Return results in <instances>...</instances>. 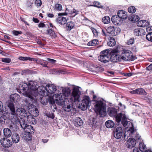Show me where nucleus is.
<instances>
[{
    "label": "nucleus",
    "mask_w": 152,
    "mask_h": 152,
    "mask_svg": "<svg viewBox=\"0 0 152 152\" xmlns=\"http://www.w3.org/2000/svg\"><path fill=\"white\" fill-rule=\"evenodd\" d=\"M137 9L134 6H131L128 8V11L130 13H133L136 11Z\"/></svg>",
    "instance_id": "obj_39"
},
{
    "label": "nucleus",
    "mask_w": 152,
    "mask_h": 152,
    "mask_svg": "<svg viewBox=\"0 0 152 152\" xmlns=\"http://www.w3.org/2000/svg\"><path fill=\"white\" fill-rule=\"evenodd\" d=\"M123 130L122 128L121 127L117 128L114 132V137L117 139H120L122 136Z\"/></svg>",
    "instance_id": "obj_18"
},
{
    "label": "nucleus",
    "mask_w": 152,
    "mask_h": 152,
    "mask_svg": "<svg viewBox=\"0 0 152 152\" xmlns=\"http://www.w3.org/2000/svg\"><path fill=\"white\" fill-rule=\"evenodd\" d=\"M40 102L41 104L44 105H45L47 103V102L46 101V99H45L44 98L42 97L41 98L40 100Z\"/></svg>",
    "instance_id": "obj_52"
},
{
    "label": "nucleus",
    "mask_w": 152,
    "mask_h": 152,
    "mask_svg": "<svg viewBox=\"0 0 152 152\" xmlns=\"http://www.w3.org/2000/svg\"><path fill=\"white\" fill-rule=\"evenodd\" d=\"M48 34L53 38L57 36L54 31L51 28L49 29L48 31Z\"/></svg>",
    "instance_id": "obj_40"
},
{
    "label": "nucleus",
    "mask_w": 152,
    "mask_h": 152,
    "mask_svg": "<svg viewBox=\"0 0 152 152\" xmlns=\"http://www.w3.org/2000/svg\"><path fill=\"white\" fill-rule=\"evenodd\" d=\"M91 29L93 33V34L95 36H97L98 35V32L94 28H91Z\"/></svg>",
    "instance_id": "obj_48"
},
{
    "label": "nucleus",
    "mask_w": 152,
    "mask_h": 152,
    "mask_svg": "<svg viewBox=\"0 0 152 152\" xmlns=\"http://www.w3.org/2000/svg\"><path fill=\"white\" fill-rule=\"evenodd\" d=\"M29 57L20 56L19 57V59L22 61L28 60Z\"/></svg>",
    "instance_id": "obj_55"
},
{
    "label": "nucleus",
    "mask_w": 152,
    "mask_h": 152,
    "mask_svg": "<svg viewBox=\"0 0 152 152\" xmlns=\"http://www.w3.org/2000/svg\"><path fill=\"white\" fill-rule=\"evenodd\" d=\"M20 124L21 127L24 129L27 125V122L26 121L25 119L23 118H20V120H19V123L18 125Z\"/></svg>",
    "instance_id": "obj_31"
},
{
    "label": "nucleus",
    "mask_w": 152,
    "mask_h": 152,
    "mask_svg": "<svg viewBox=\"0 0 152 152\" xmlns=\"http://www.w3.org/2000/svg\"><path fill=\"white\" fill-rule=\"evenodd\" d=\"M32 113L34 116H37L38 115L39 112L38 110L36 108L33 111Z\"/></svg>",
    "instance_id": "obj_51"
},
{
    "label": "nucleus",
    "mask_w": 152,
    "mask_h": 152,
    "mask_svg": "<svg viewBox=\"0 0 152 152\" xmlns=\"http://www.w3.org/2000/svg\"><path fill=\"white\" fill-rule=\"evenodd\" d=\"M3 132L4 135L6 137H9L12 135L11 131L8 128H4L3 130Z\"/></svg>",
    "instance_id": "obj_29"
},
{
    "label": "nucleus",
    "mask_w": 152,
    "mask_h": 152,
    "mask_svg": "<svg viewBox=\"0 0 152 152\" xmlns=\"http://www.w3.org/2000/svg\"><path fill=\"white\" fill-rule=\"evenodd\" d=\"M134 42V39L131 38L128 41V45H130L133 44Z\"/></svg>",
    "instance_id": "obj_53"
},
{
    "label": "nucleus",
    "mask_w": 152,
    "mask_h": 152,
    "mask_svg": "<svg viewBox=\"0 0 152 152\" xmlns=\"http://www.w3.org/2000/svg\"><path fill=\"white\" fill-rule=\"evenodd\" d=\"M28 60L31 61H34L37 63H39V61L37 60V58H31L29 57Z\"/></svg>",
    "instance_id": "obj_56"
},
{
    "label": "nucleus",
    "mask_w": 152,
    "mask_h": 152,
    "mask_svg": "<svg viewBox=\"0 0 152 152\" xmlns=\"http://www.w3.org/2000/svg\"><path fill=\"white\" fill-rule=\"evenodd\" d=\"M98 43V40L96 39H94L90 41L88 43L87 45L88 46H92L96 45Z\"/></svg>",
    "instance_id": "obj_37"
},
{
    "label": "nucleus",
    "mask_w": 152,
    "mask_h": 152,
    "mask_svg": "<svg viewBox=\"0 0 152 152\" xmlns=\"http://www.w3.org/2000/svg\"><path fill=\"white\" fill-rule=\"evenodd\" d=\"M116 121L119 123L121 120V123L123 126L125 127V129L129 127L130 126H132V123L130 121H126L127 118L125 114H123L122 113L118 114L115 117Z\"/></svg>",
    "instance_id": "obj_6"
},
{
    "label": "nucleus",
    "mask_w": 152,
    "mask_h": 152,
    "mask_svg": "<svg viewBox=\"0 0 152 152\" xmlns=\"http://www.w3.org/2000/svg\"><path fill=\"white\" fill-rule=\"evenodd\" d=\"M45 25L42 23H40L38 25L39 27H44L45 26Z\"/></svg>",
    "instance_id": "obj_64"
},
{
    "label": "nucleus",
    "mask_w": 152,
    "mask_h": 152,
    "mask_svg": "<svg viewBox=\"0 0 152 152\" xmlns=\"http://www.w3.org/2000/svg\"><path fill=\"white\" fill-rule=\"evenodd\" d=\"M139 149L140 151L142 152H144L147 149L146 145L143 142H141L139 145Z\"/></svg>",
    "instance_id": "obj_36"
},
{
    "label": "nucleus",
    "mask_w": 152,
    "mask_h": 152,
    "mask_svg": "<svg viewBox=\"0 0 152 152\" xmlns=\"http://www.w3.org/2000/svg\"><path fill=\"white\" fill-rule=\"evenodd\" d=\"M28 88L31 90L26 91L23 94L26 96H28L31 98H33V96L35 97L37 95V89L39 87L37 83L35 81H30L28 83Z\"/></svg>",
    "instance_id": "obj_3"
},
{
    "label": "nucleus",
    "mask_w": 152,
    "mask_h": 152,
    "mask_svg": "<svg viewBox=\"0 0 152 152\" xmlns=\"http://www.w3.org/2000/svg\"><path fill=\"white\" fill-rule=\"evenodd\" d=\"M10 100L8 101L7 102V104L8 103L9 101H11L13 104L12 102L15 103L20 101V96L18 94H15L11 95L10 96Z\"/></svg>",
    "instance_id": "obj_19"
},
{
    "label": "nucleus",
    "mask_w": 152,
    "mask_h": 152,
    "mask_svg": "<svg viewBox=\"0 0 152 152\" xmlns=\"http://www.w3.org/2000/svg\"><path fill=\"white\" fill-rule=\"evenodd\" d=\"M45 89V87L43 86H39L38 88L37 89V94H39L42 96H45L47 95V93H46Z\"/></svg>",
    "instance_id": "obj_21"
},
{
    "label": "nucleus",
    "mask_w": 152,
    "mask_h": 152,
    "mask_svg": "<svg viewBox=\"0 0 152 152\" xmlns=\"http://www.w3.org/2000/svg\"><path fill=\"white\" fill-rule=\"evenodd\" d=\"M108 112L110 116H115L116 115L117 111L114 108L111 107L109 108Z\"/></svg>",
    "instance_id": "obj_30"
},
{
    "label": "nucleus",
    "mask_w": 152,
    "mask_h": 152,
    "mask_svg": "<svg viewBox=\"0 0 152 152\" xmlns=\"http://www.w3.org/2000/svg\"><path fill=\"white\" fill-rule=\"evenodd\" d=\"M146 38L148 40L152 42V32L146 35Z\"/></svg>",
    "instance_id": "obj_44"
},
{
    "label": "nucleus",
    "mask_w": 152,
    "mask_h": 152,
    "mask_svg": "<svg viewBox=\"0 0 152 152\" xmlns=\"http://www.w3.org/2000/svg\"><path fill=\"white\" fill-rule=\"evenodd\" d=\"M34 96H33V98H31L27 96L28 98V99H25V105L28 107V108L30 109L31 107V104L30 102L31 101V99H34Z\"/></svg>",
    "instance_id": "obj_35"
},
{
    "label": "nucleus",
    "mask_w": 152,
    "mask_h": 152,
    "mask_svg": "<svg viewBox=\"0 0 152 152\" xmlns=\"http://www.w3.org/2000/svg\"><path fill=\"white\" fill-rule=\"evenodd\" d=\"M137 94H144L145 92L144 90L142 88H140L137 89Z\"/></svg>",
    "instance_id": "obj_45"
},
{
    "label": "nucleus",
    "mask_w": 152,
    "mask_h": 152,
    "mask_svg": "<svg viewBox=\"0 0 152 152\" xmlns=\"http://www.w3.org/2000/svg\"><path fill=\"white\" fill-rule=\"evenodd\" d=\"M3 106L2 103L0 101V112H2L4 110Z\"/></svg>",
    "instance_id": "obj_61"
},
{
    "label": "nucleus",
    "mask_w": 152,
    "mask_h": 152,
    "mask_svg": "<svg viewBox=\"0 0 152 152\" xmlns=\"http://www.w3.org/2000/svg\"><path fill=\"white\" fill-rule=\"evenodd\" d=\"M74 26V24L72 22H68L66 25V29L68 31H70L72 29Z\"/></svg>",
    "instance_id": "obj_32"
},
{
    "label": "nucleus",
    "mask_w": 152,
    "mask_h": 152,
    "mask_svg": "<svg viewBox=\"0 0 152 152\" xmlns=\"http://www.w3.org/2000/svg\"><path fill=\"white\" fill-rule=\"evenodd\" d=\"M116 44L115 39L113 38L110 37L108 41L107 42V45L109 46L112 47L114 46Z\"/></svg>",
    "instance_id": "obj_33"
},
{
    "label": "nucleus",
    "mask_w": 152,
    "mask_h": 152,
    "mask_svg": "<svg viewBox=\"0 0 152 152\" xmlns=\"http://www.w3.org/2000/svg\"><path fill=\"white\" fill-rule=\"evenodd\" d=\"M70 94V90L68 88H64L62 89V93L61 94H63V96L65 98H67L68 100V96H69Z\"/></svg>",
    "instance_id": "obj_22"
},
{
    "label": "nucleus",
    "mask_w": 152,
    "mask_h": 152,
    "mask_svg": "<svg viewBox=\"0 0 152 152\" xmlns=\"http://www.w3.org/2000/svg\"><path fill=\"white\" fill-rule=\"evenodd\" d=\"M47 60L48 61L52 64H54L56 61V60L49 58H47Z\"/></svg>",
    "instance_id": "obj_60"
},
{
    "label": "nucleus",
    "mask_w": 152,
    "mask_h": 152,
    "mask_svg": "<svg viewBox=\"0 0 152 152\" xmlns=\"http://www.w3.org/2000/svg\"><path fill=\"white\" fill-rule=\"evenodd\" d=\"M98 60L102 62L106 63L110 60V56L109 51L106 49L101 52L100 55L98 56Z\"/></svg>",
    "instance_id": "obj_7"
},
{
    "label": "nucleus",
    "mask_w": 152,
    "mask_h": 152,
    "mask_svg": "<svg viewBox=\"0 0 152 152\" xmlns=\"http://www.w3.org/2000/svg\"><path fill=\"white\" fill-rule=\"evenodd\" d=\"M8 102L7 106L11 111L9 114V119L13 124L17 125L19 123L20 119L16 114L14 104L10 101Z\"/></svg>",
    "instance_id": "obj_2"
},
{
    "label": "nucleus",
    "mask_w": 152,
    "mask_h": 152,
    "mask_svg": "<svg viewBox=\"0 0 152 152\" xmlns=\"http://www.w3.org/2000/svg\"><path fill=\"white\" fill-rule=\"evenodd\" d=\"M2 61L4 62L9 63L11 61V60L8 58H2Z\"/></svg>",
    "instance_id": "obj_50"
},
{
    "label": "nucleus",
    "mask_w": 152,
    "mask_h": 152,
    "mask_svg": "<svg viewBox=\"0 0 152 152\" xmlns=\"http://www.w3.org/2000/svg\"><path fill=\"white\" fill-rule=\"evenodd\" d=\"M13 34L15 36H18L19 34H21L22 32L21 31H13Z\"/></svg>",
    "instance_id": "obj_58"
},
{
    "label": "nucleus",
    "mask_w": 152,
    "mask_h": 152,
    "mask_svg": "<svg viewBox=\"0 0 152 152\" xmlns=\"http://www.w3.org/2000/svg\"><path fill=\"white\" fill-rule=\"evenodd\" d=\"M54 96V95L53 96ZM54 97H50L49 98H48V101L49 102V103L51 104H54L55 103V100L54 99Z\"/></svg>",
    "instance_id": "obj_47"
},
{
    "label": "nucleus",
    "mask_w": 152,
    "mask_h": 152,
    "mask_svg": "<svg viewBox=\"0 0 152 152\" xmlns=\"http://www.w3.org/2000/svg\"><path fill=\"white\" fill-rule=\"evenodd\" d=\"M94 103L95 111L101 115L104 116L106 114V104L102 101L95 100Z\"/></svg>",
    "instance_id": "obj_5"
},
{
    "label": "nucleus",
    "mask_w": 152,
    "mask_h": 152,
    "mask_svg": "<svg viewBox=\"0 0 152 152\" xmlns=\"http://www.w3.org/2000/svg\"><path fill=\"white\" fill-rule=\"evenodd\" d=\"M137 24L138 26L143 27L147 26L148 24V22L145 20H140L137 22Z\"/></svg>",
    "instance_id": "obj_27"
},
{
    "label": "nucleus",
    "mask_w": 152,
    "mask_h": 152,
    "mask_svg": "<svg viewBox=\"0 0 152 152\" xmlns=\"http://www.w3.org/2000/svg\"><path fill=\"white\" fill-rule=\"evenodd\" d=\"M114 122L111 120H109L105 123V125L106 127L107 128H112L114 126Z\"/></svg>",
    "instance_id": "obj_34"
},
{
    "label": "nucleus",
    "mask_w": 152,
    "mask_h": 152,
    "mask_svg": "<svg viewBox=\"0 0 152 152\" xmlns=\"http://www.w3.org/2000/svg\"><path fill=\"white\" fill-rule=\"evenodd\" d=\"M39 63H40V64L42 65L43 66H46L47 65L48 63L46 61H40Z\"/></svg>",
    "instance_id": "obj_59"
},
{
    "label": "nucleus",
    "mask_w": 152,
    "mask_h": 152,
    "mask_svg": "<svg viewBox=\"0 0 152 152\" xmlns=\"http://www.w3.org/2000/svg\"><path fill=\"white\" fill-rule=\"evenodd\" d=\"M74 124L75 126L77 127L82 126L83 124V122L80 118L77 117L75 118Z\"/></svg>",
    "instance_id": "obj_26"
},
{
    "label": "nucleus",
    "mask_w": 152,
    "mask_h": 152,
    "mask_svg": "<svg viewBox=\"0 0 152 152\" xmlns=\"http://www.w3.org/2000/svg\"><path fill=\"white\" fill-rule=\"evenodd\" d=\"M42 1L41 0H36L35 2V5L37 6H40L42 5Z\"/></svg>",
    "instance_id": "obj_54"
},
{
    "label": "nucleus",
    "mask_w": 152,
    "mask_h": 152,
    "mask_svg": "<svg viewBox=\"0 0 152 152\" xmlns=\"http://www.w3.org/2000/svg\"><path fill=\"white\" fill-rule=\"evenodd\" d=\"M102 34L103 35L105 36H108V34H107V32H106V31H105V30L102 29Z\"/></svg>",
    "instance_id": "obj_63"
},
{
    "label": "nucleus",
    "mask_w": 152,
    "mask_h": 152,
    "mask_svg": "<svg viewBox=\"0 0 152 152\" xmlns=\"http://www.w3.org/2000/svg\"><path fill=\"white\" fill-rule=\"evenodd\" d=\"M117 29L113 26H111L108 27L106 30V31L107 32V34L108 36H114L117 35V32L116 30Z\"/></svg>",
    "instance_id": "obj_15"
},
{
    "label": "nucleus",
    "mask_w": 152,
    "mask_h": 152,
    "mask_svg": "<svg viewBox=\"0 0 152 152\" xmlns=\"http://www.w3.org/2000/svg\"><path fill=\"white\" fill-rule=\"evenodd\" d=\"M67 14L65 12L59 13L58 14V17L57 19V21L58 23L61 25H64L67 22L66 18L62 16L63 15H66Z\"/></svg>",
    "instance_id": "obj_12"
},
{
    "label": "nucleus",
    "mask_w": 152,
    "mask_h": 152,
    "mask_svg": "<svg viewBox=\"0 0 152 152\" xmlns=\"http://www.w3.org/2000/svg\"><path fill=\"white\" fill-rule=\"evenodd\" d=\"M25 132H27L28 136L26 137V139L30 140L31 139V134L34 133V130L33 127L31 125H27L25 128L23 129Z\"/></svg>",
    "instance_id": "obj_13"
},
{
    "label": "nucleus",
    "mask_w": 152,
    "mask_h": 152,
    "mask_svg": "<svg viewBox=\"0 0 152 152\" xmlns=\"http://www.w3.org/2000/svg\"><path fill=\"white\" fill-rule=\"evenodd\" d=\"M55 7L57 10L61 11L62 10V6L60 4H57L55 5Z\"/></svg>",
    "instance_id": "obj_49"
},
{
    "label": "nucleus",
    "mask_w": 152,
    "mask_h": 152,
    "mask_svg": "<svg viewBox=\"0 0 152 152\" xmlns=\"http://www.w3.org/2000/svg\"><path fill=\"white\" fill-rule=\"evenodd\" d=\"M20 139L19 136L17 134H14L12 136V141L14 143H18Z\"/></svg>",
    "instance_id": "obj_28"
},
{
    "label": "nucleus",
    "mask_w": 152,
    "mask_h": 152,
    "mask_svg": "<svg viewBox=\"0 0 152 152\" xmlns=\"http://www.w3.org/2000/svg\"><path fill=\"white\" fill-rule=\"evenodd\" d=\"M111 20L114 24L116 25L119 24L120 22L121 21V19L117 15L113 16L111 18Z\"/></svg>",
    "instance_id": "obj_25"
},
{
    "label": "nucleus",
    "mask_w": 152,
    "mask_h": 152,
    "mask_svg": "<svg viewBox=\"0 0 152 152\" xmlns=\"http://www.w3.org/2000/svg\"><path fill=\"white\" fill-rule=\"evenodd\" d=\"M16 114L18 116L19 115L23 117H26L27 120L30 121V119H33L32 117L30 115H27L26 110L22 108H18L15 112Z\"/></svg>",
    "instance_id": "obj_10"
},
{
    "label": "nucleus",
    "mask_w": 152,
    "mask_h": 152,
    "mask_svg": "<svg viewBox=\"0 0 152 152\" xmlns=\"http://www.w3.org/2000/svg\"><path fill=\"white\" fill-rule=\"evenodd\" d=\"M27 88H28V83H23L21 85H20L19 88L20 90L25 91Z\"/></svg>",
    "instance_id": "obj_38"
},
{
    "label": "nucleus",
    "mask_w": 152,
    "mask_h": 152,
    "mask_svg": "<svg viewBox=\"0 0 152 152\" xmlns=\"http://www.w3.org/2000/svg\"><path fill=\"white\" fill-rule=\"evenodd\" d=\"M126 146L129 148H132L134 147L136 143V141L134 139L132 138L131 137H128L127 140Z\"/></svg>",
    "instance_id": "obj_14"
},
{
    "label": "nucleus",
    "mask_w": 152,
    "mask_h": 152,
    "mask_svg": "<svg viewBox=\"0 0 152 152\" xmlns=\"http://www.w3.org/2000/svg\"><path fill=\"white\" fill-rule=\"evenodd\" d=\"M54 97H55L56 103L60 106L64 104L65 102H66L68 100V99L64 97L63 94H61V93L55 94L54 95Z\"/></svg>",
    "instance_id": "obj_9"
},
{
    "label": "nucleus",
    "mask_w": 152,
    "mask_h": 152,
    "mask_svg": "<svg viewBox=\"0 0 152 152\" xmlns=\"http://www.w3.org/2000/svg\"><path fill=\"white\" fill-rule=\"evenodd\" d=\"M146 69L148 71L152 70V64H150L149 66H147Z\"/></svg>",
    "instance_id": "obj_62"
},
{
    "label": "nucleus",
    "mask_w": 152,
    "mask_h": 152,
    "mask_svg": "<svg viewBox=\"0 0 152 152\" xmlns=\"http://www.w3.org/2000/svg\"><path fill=\"white\" fill-rule=\"evenodd\" d=\"M45 90L50 94H53L56 90V88L54 85L49 84L46 85Z\"/></svg>",
    "instance_id": "obj_17"
},
{
    "label": "nucleus",
    "mask_w": 152,
    "mask_h": 152,
    "mask_svg": "<svg viewBox=\"0 0 152 152\" xmlns=\"http://www.w3.org/2000/svg\"><path fill=\"white\" fill-rule=\"evenodd\" d=\"M0 142L3 146L5 148H8L12 144V142L10 140L5 137L1 139Z\"/></svg>",
    "instance_id": "obj_16"
},
{
    "label": "nucleus",
    "mask_w": 152,
    "mask_h": 152,
    "mask_svg": "<svg viewBox=\"0 0 152 152\" xmlns=\"http://www.w3.org/2000/svg\"><path fill=\"white\" fill-rule=\"evenodd\" d=\"M102 21L104 24H107L110 22V18L108 16L104 17L102 19Z\"/></svg>",
    "instance_id": "obj_41"
},
{
    "label": "nucleus",
    "mask_w": 152,
    "mask_h": 152,
    "mask_svg": "<svg viewBox=\"0 0 152 152\" xmlns=\"http://www.w3.org/2000/svg\"><path fill=\"white\" fill-rule=\"evenodd\" d=\"M7 119V117L5 115H2L0 118V121L1 124H4L5 121Z\"/></svg>",
    "instance_id": "obj_46"
},
{
    "label": "nucleus",
    "mask_w": 152,
    "mask_h": 152,
    "mask_svg": "<svg viewBox=\"0 0 152 152\" xmlns=\"http://www.w3.org/2000/svg\"><path fill=\"white\" fill-rule=\"evenodd\" d=\"M131 137L136 141L141 140V137L137 132L135 129H134L133 124L132 126L126 128L125 129L124 138L125 140H127L128 137Z\"/></svg>",
    "instance_id": "obj_4"
},
{
    "label": "nucleus",
    "mask_w": 152,
    "mask_h": 152,
    "mask_svg": "<svg viewBox=\"0 0 152 152\" xmlns=\"http://www.w3.org/2000/svg\"><path fill=\"white\" fill-rule=\"evenodd\" d=\"M145 32L144 30L142 28H137L134 29V34L136 36H141L145 34Z\"/></svg>",
    "instance_id": "obj_24"
},
{
    "label": "nucleus",
    "mask_w": 152,
    "mask_h": 152,
    "mask_svg": "<svg viewBox=\"0 0 152 152\" xmlns=\"http://www.w3.org/2000/svg\"><path fill=\"white\" fill-rule=\"evenodd\" d=\"M127 13L123 10H119L117 13V15L121 19H125L127 17Z\"/></svg>",
    "instance_id": "obj_23"
},
{
    "label": "nucleus",
    "mask_w": 152,
    "mask_h": 152,
    "mask_svg": "<svg viewBox=\"0 0 152 152\" xmlns=\"http://www.w3.org/2000/svg\"><path fill=\"white\" fill-rule=\"evenodd\" d=\"M89 97L88 96H86L84 97L82 101V102L80 104L79 107L83 110H86L88 108L89 106V104H90Z\"/></svg>",
    "instance_id": "obj_11"
},
{
    "label": "nucleus",
    "mask_w": 152,
    "mask_h": 152,
    "mask_svg": "<svg viewBox=\"0 0 152 152\" xmlns=\"http://www.w3.org/2000/svg\"><path fill=\"white\" fill-rule=\"evenodd\" d=\"M47 115L48 117L52 119H53L55 116L54 114L52 112L51 113H50L49 114H47Z\"/></svg>",
    "instance_id": "obj_57"
},
{
    "label": "nucleus",
    "mask_w": 152,
    "mask_h": 152,
    "mask_svg": "<svg viewBox=\"0 0 152 152\" xmlns=\"http://www.w3.org/2000/svg\"><path fill=\"white\" fill-rule=\"evenodd\" d=\"M120 58L121 61H132L135 59L132 53L129 50L123 51L121 55Z\"/></svg>",
    "instance_id": "obj_8"
},
{
    "label": "nucleus",
    "mask_w": 152,
    "mask_h": 152,
    "mask_svg": "<svg viewBox=\"0 0 152 152\" xmlns=\"http://www.w3.org/2000/svg\"><path fill=\"white\" fill-rule=\"evenodd\" d=\"M80 95V92L79 89L76 88H73L72 94L69 98V100H68L65 102L64 104L62 105L64 111L69 112H70L72 109V102H75L76 101H79V99Z\"/></svg>",
    "instance_id": "obj_1"
},
{
    "label": "nucleus",
    "mask_w": 152,
    "mask_h": 152,
    "mask_svg": "<svg viewBox=\"0 0 152 152\" xmlns=\"http://www.w3.org/2000/svg\"><path fill=\"white\" fill-rule=\"evenodd\" d=\"M92 6L99 8H102L103 7V6L101 4V3L97 1H94V2Z\"/></svg>",
    "instance_id": "obj_42"
},
{
    "label": "nucleus",
    "mask_w": 152,
    "mask_h": 152,
    "mask_svg": "<svg viewBox=\"0 0 152 152\" xmlns=\"http://www.w3.org/2000/svg\"><path fill=\"white\" fill-rule=\"evenodd\" d=\"M131 21H134V22H137L139 20V17L137 15H133L131 17Z\"/></svg>",
    "instance_id": "obj_43"
},
{
    "label": "nucleus",
    "mask_w": 152,
    "mask_h": 152,
    "mask_svg": "<svg viewBox=\"0 0 152 152\" xmlns=\"http://www.w3.org/2000/svg\"><path fill=\"white\" fill-rule=\"evenodd\" d=\"M120 58L121 55H118L116 53H114L112 55L110 59L112 62L115 63L118 61H121Z\"/></svg>",
    "instance_id": "obj_20"
}]
</instances>
